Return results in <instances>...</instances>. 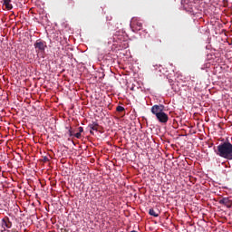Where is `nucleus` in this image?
I'll use <instances>...</instances> for the list:
<instances>
[{"instance_id":"1a4fd4ad","label":"nucleus","mask_w":232,"mask_h":232,"mask_svg":"<svg viewBox=\"0 0 232 232\" xmlns=\"http://www.w3.org/2000/svg\"><path fill=\"white\" fill-rule=\"evenodd\" d=\"M149 215H150L151 217H155V218L159 217V213H156L155 209H153V208H150L149 210Z\"/></svg>"},{"instance_id":"9d476101","label":"nucleus","mask_w":232,"mask_h":232,"mask_svg":"<svg viewBox=\"0 0 232 232\" xmlns=\"http://www.w3.org/2000/svg\"><path fill=\"white\" fill-rule=\"evenodd\" d=\"M116 111H124V107H122V106H118V107L116 108Z\"/></svg>"},{"instance_id":"423d86ee","label":"nucleus","mask_w":232,"mask_h":232,"mask_svg":"<svg viewBox=\"0 0 232 232\" xmlns=\"http://www.w3.org/2000/svg\"><path fill=\"white\" fill-rule=\"evenodd\" d=\"M219 204L226 206V208H232V200L229 198H223L219 200Z\"/></svg>"},{"instance_id":"39448f33","label":"nucleus","mask_w":232,"mask_h":232,"mask_svg":"<svg viewBox=\"0 0 232 232\" xmlns=\"http://www.w3.org/2000/svg\"><path fill=\"white\" fill-rule=\"evenodd\" d=\"M2 227L4 228V231H6V229H10V227H12V222H10L8 218L2 219Z\"/></svg>"},{"instance_id":"6e6552de","label":"nucleus","mask_w":232,"mask_h":232,"mask_svg":"<svg viewBox=\"0 0 232 232\" xmlns=\"http://www.w3.org/2000/svg\"><path fill=\"white\" fill-rule=\"evenodd\" d=\"M4 6H5L6 10H12L14 8L12 0H4Z\"/></svg>"},{"instance_id":"f03ea898","label":"nucleus","mask_w":232,"mask_h":232,"mask_svg":"<svg viewBox=\"0 0 232 232\" xmlns=\"http://www.w3.org/2000/svg\"><path fill=\"white\" fill-rule=\"evenodd\" d=\"M151 113L156 115L157 120L161 124H166L169 121V117L164 112V105H154L151 107Z\"/></svg>"},{"instance_id":"4468645a","label":"nucleus","mask_w":232,"mask_h":232,"mask_svg":"<svg viewBox=\"0 0 232 232\" xmlns=\"http://www.w3.org/2000/svg\"><path fill=\"white\" fill-rule=\"evenodd\" d=\"M69 3H71L72 5H73V1H72V0H69Z\"/></svg>"},{"instance_id":"7ed1b4c3","label":"nucleus","mask_w":232,"mask_h":232,"mask_svg":"<svg viewBox=\"0 0 232 232\" xmlns=\"http://www.w3.org/2000/svg\"><path fill=\"white\" fill-rule=\"evenodd\" d=\"M130 26L132 32H139L140 30H142V22L137 18H132Z\"/></svg>"},{"instance_id":"9b49d317","label":"nucleus","mask_w":232,"mask_h":232,"mask_svg":"<svg viewBox=\"0 0 232 232\" xmlns=\"http://www.w3.org/2000/svg\"><path fill=\"white\" fill-rule=\"evenodd\" d=\"M69 137H73V130H72V128L69 129Z\"/></svg>"},{"instance_id":"f8f14e48","label":"nucleus","mask_w":232,"mask_h":232,"mask_svg":"<svg viewBox=\"0 0 232 232\" xmlns=\"http://www.w3.org/2000/svg\"><path fill=\"white\" fill-rule=\"evenodd\" d=\"M74 137H75L76 139H81V132L75 133V134H74Z\"/></svg>"},{"instance_id":"f257e3e1","label":"nucleus","mask_w":232,"mask_h":232,"mask_svg":"<svg viewBox=\"0 0 232 232\" xmlns=\"http://www.w3.org/2000/svg\"><path fill=\"white\" fill-rule=\"evenodd\" d=\"M218 157L222 159H227V160H232V144L229 141H225L218 146V150L216 151Z\"/></svg>"},{"instance_id":"ddd939ff","label":"nucleus","mask_w":232,"mask_h":232,"mask_svg":"<svg viewBox=\"0 0 232 232\" xmlns=\"http://www.w3.org/2000/svg\"><path fill=\"white\" fill-rule=\"evenodd\" d=\"M78 131L79 133H82V131H84V129L82 127H79Z\"/></svg>"},{"instance_id":"20e7f679","label":"nucleus","mask_w":232,"mask_h":232,"mask_svg":"<svg viewBox=\"0 0 232 232\" xmlns=\"http://www.w3.org/2000/svg\"><path fill=\"white\" fill-rule=\"evenodd\" d=\"M34 48L36 52H44L46 50V42L37 40L34 44Z\"/></svg>"},{"instance_id":"0eeeda50","label":"nucleus","mask_w":232,"mask_h":232,"mask_svg":"<svg viewBox=\"0 0 232 232\" xmlns=\"http://www.w3.org/2000/svg\"><path fill=\"white\" fill-rule=\"evenodd\" d=\"M90 128V133L91 135H93V131H99V123L98 122H92L89 125Z\"/></svg>"}]
</instances>
